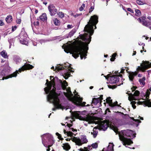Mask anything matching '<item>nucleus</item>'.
<instances>
[{"label": "nucleus", "mask_w": 151, "mask_h": 151, "mask_svg": "<svg viewBox=\"0 0 151 151\" xmlns=\"http://www.w3.org/2000/svg\"><path fill=\"white\" fill-rule=\"evenodd\" d=\"M98 17L96 15L92 16L88 24L84 27V31L85 32L84 35H79L80 38L85 42L81 41L78 45L75 46L69 44L62 47L65 51L72 54V56L75 58H78L79 55L81 59L83 58L85 59L87 56L86 53L88 49V44L91 40V36L93 34L94 30L93 26L98 23Z\"/></svg>", "instance_id": "nucleus-1"}, {"label": "nucleus", "mask_w": 151, "mask_h": 151, "mask_svg": "<svg viewBox=\"0 0 151 151\" xmlns=\"http://www.w3.org/2000/svg\"><path fill=\"white\" fill-rule=\"evenodd\" d=\"M118 134L120 140L123 142H132L131 139L136 137V134H133V132L129 129L121 131Z\"/></svg>", "instance_id": "nucleus-2"}, {"label": "nucleus", "mask_w": 151, "mask_h": 151, "mask_svg": "<svg viewBox=\"0 0 151 151\" xmlns=\"http://www.w3.org/2000/svg\"><path fill=\"white\" fill-rule=\"evenodd\" d=\"M58 96V95L55 92H51L47 96L48 99L50 102L53 104L55 107V108L52 109L53 111H55L56 109L60 108L61 106Z\"/></svg>", "instance_id": "nucleus-3"}, {"label": "nucleus", "mask_w": 151, "mask_h": 151, "mask_svg": "<svg viewBox=\"0 0 151 151\" xmlns=\"http://www.w3.org/2000/svg\"><path fill=\"white\" fill-rule=\"evenodd\" d=\"M67 92H64V95L68 98V99L72 102H76L77 101L80 102L82 100L79 95L77 94V96H73L70 88L67 89Z\"/></svg>", "instance_id": "nucleus-4"}, {"label": "nucleus", "mask_w": 151, "mask_h": 151, "mask_svg": "<svg viewBox=\"0 0 151 151\" xmlns=\"http://www.w3.org/2000/svg\"><path fill=\"white\" fill-rule=\"evenodd\" d=\"M100 128L104 131L106 130L109 126L115 132L117 131V128L113 125H111V122L107 120H104L101 122L99 124Z\"/></svg>", "instance_id": "nucleus-5"}, {"label": "nucleus", "mask_w": 151, "mask_h": 151, "mask_svg": "<svg viewBox=\"0 0 151 151\" xmlns=\"http://www.w3.org/2000/svg\"><path fill=\"white\" fill-rule=\"evenodd\" d=\"M73 116L75 118L81 120L91 122L93 120L92 116L89 115H85L84 116H80L78 113L76 112L73 114Z\"/></svg>", "instance_id": "nucleus-6"}, {"label": "nucleus", "mask_w": 151, "mask_h": 151, "mask_svg": "<svg viewBox=\"0 0 151 151\" xmlns=\"http://www.w3.org/2000/svg\"><path fill=\"white\" fill-rule=\"evenodd\" d=\"M150 93V92H147L145 96V99H147V101H144L142 102L139 101L137 102V104L138 105H140L142 104H144L145 105L148 106L149 107H151V101L150 99H149V95Z\"/></svg>", "instance_id": "nucleus-7"}, {"label": "nucleus", "mask_w": 151, "mask_h": 151, "mask_svg": "<svg viewBox=\"0 0 151 151\" xmlns=\"http://www.w3.org/2000/svg\"><path fill=\"white\" fill-rule=\"evenodd\" d=\"M42 141H48L49 142H54L52 136L49 133L44 134L41 136Z\"/></svg>", "instance_id": "nucleus-8"}, {"label": "nucleus", "mask_w": 151, "mask_h": 151, "mask_svg": "<svg viewBox=\"0 0 151 151\" xmlns=\"http://www.w3.org/2000/svg\"><path fill=\"white\" fill-rule=\"evenodd\" d=\"M48 9L51 16L54 15L58 12L57 9L52 4H50L48 6Z\"/></svg>", "instance_id": "nucleus-9"}, {"label": "nucleus", "mask_w": 151, "mask_h": 151, "mask_svg": "<svg viewBox=\"0 0 151 151\" xmlns=\"http://www.w3.org/2000/svg\"><path fill=\"white\" fill-rule=\"evenodd\" d=\"M119 81L118 76L116 75H114L109 77V83L111 84L115 83Z\"/></svg>", "instance_id": "nucleus-10"}, {"label": "nucleus", "mask_w": 151, "mask_h": 151, "mask_svg": "<svg viewBox=\"0 0 151 151\" xmlns=\"http://www.w3.org/2000/svg\"><path fill=\"white\" fill-rule=\"evenodd\" d=\"M46 84L47 85V86H49V85L50 86L49 88H45L44 91H45L46 93L47 94L49 93V94L51 92H55V91L54 90V91L50 90L51 89V87L52 86V84L51 83H50L49 82V81L47 79L46 80Z\"/></svg>", "instance_id": "nucleus-11"}, {"label": "nucleus", "mask_w": 151, "mask_h": 151, "mask_svg": "<svg viewBox=\"0 0 151 151\" xmlns=\"http://www.w3.org/2000/svg\"><path fill=\"white\" fill-rule=\"evenodd\" d=\"M33 68V66L32 65L25 63L21 68L19 69V71L21 72L22 71H24L25 70L32 69Z\"/></svg>", "instance_id": "nucleus-12"}, {"label": "nucleus", "mask_w": 151, "mask_h": 151, "mask_svg": "<svg viewBox=\"0 0 151 151\" xmlns=\"http://www.w3.org/2000/svg\"><path fill=\"white\" fill-rule=\"evenodd\" d=\"M103 99V95H101L100 96V97L96 98H94L93 99L92 102L91 104H92V105L93 106V104H94V105H96L97 104L99 103L100 102H101V101Z\"/></svg>", "instance_id": "nucleus-13"}, {"label": "nucleus", "mask_w": 151, "mask_h": 151, "mask_svg": "<svg viewBox=\"0 0 151 151\" xmlns=\"http://www.w3.org/2000/svg\"><path fill=\"white\" fill-rule=\"evenodd\" d=\"M145 18L144 17H141L139 18L138 20L140 22L142 23L143 25L147 27H149V24L145 21Z\"/></svg>", "instance_id": "nucleus-14"}, {"label": "nucleus", "mask_w": 151, "mask_h": 151, "mask_svg": "<svg viewBox=\"0 0 151 151\" xmlns=\"http://www.w3.org/2000/svg\"><path fill=\"white\" fill-rule=\"evenodd\" d=\"M18 73V71H16L15 72L13 73L12 74L3 77L2 80H4V79H7L9 78H12V77H15L17 76Z\"/></svg>", "instance_id": "nucleus-15"}, {"label": "nucleus", "mask_w": 151, "mask_h": 151, "mask_svg": "<svg viewBox=\"0 0 151 151\" xmlns=\"http://www.w3.org/2000/svg\"><path fill=\"white\" fill-rule=\"evenodd\" d=\"M114 145L112 142H110L108 146L105 148V151H114Z\"/></svg>", "instance_id": "nucleus-16"}, {"label": "nucleus", "mask_w": 151, "mask_h": 151, "mask_svg": "<svg viewBox=\"0 0 151 151\" xmlns=\"http://www.w3.org/2000/svg\"><path fill=\"white\" fill-rule=\"evenodd\" d=\"M60 83L61 86V87L63 90H65L66 89V86H68V83L65 80H64L63 82L60 81Z\"/></svg>", "instance_id": "nucleus-17"}, {"label": "nucleus", "mask_w": 151, "mask_h": 151, "mask_svg": "<svg viewBox=\"0 0 151 151\" xmlns=\"http://www.w3.org/2000/svg\"><path fill=\"white\" fill-rule=\"evenodd\" d=\"M92 149L91 145H88V147H84L83 149L80 148L79 150L80 151H89Z\"/></svg>", "instance_id": "nucleus-18"}, {"label": "nucleus", "mask_w": 151, "mask_h": 151, "mask_svg": "<svg viewBox=\"0 0 151 151\" xmlns=\"http://www.w3.org/2000/svg\"><path fill=\"white\" fill-rule=\"evenodd\" d=\"M111 97H109L106 98V102L107 103H109V105L111 107H114L115 106V104L114 103H113L112 100V99H111Z\"/></svg>", "instance_id": "nucleus-19"}, {"label": "nucleus", "mask_w": 151, "mask_h": 151, "mask_svg": "<svg viewBox=\"0 0 151 151\" xmlns=\"http://www.w3.org/2000/svg\"><path fill=\"white\" fill-rule=\"evenodd\" d=\"M63 149L66 151H68L70 149V146L68 143H65L63 144Z\"/></svg>", "instance_id": "nucleus-20"}, {"label": "nucleus", "mask_w": 151, "mask_h": 151, "mask_svg": "<svg viewBox=\"0 0 151 151\" xmlns=\"http://www.w3.org/2000/svg\"><path fill=\"white\" fill-rule=\"evenodd\" d=\"M151 67V63H150L149 62L146 61L145 63L144 64L143 66V68L145 69H146L148 68Z\"/></svg>", "instance_id": "nucleus-21"}, {"label": "nucleus", "mask_w": 151, "mask_h": 151, "mask_svg": "<svg viewBox=\"0 0 151 151\" xmlns=\"http://www.w3.org/2000/svg\"><path fill=\"white\" fill-rule=\"evenodd\" d=\"M14 60L17 64L19 63L21 61L20 57L17 55H15L14 56Z\"/></svg>", "instance_id": "nucleus-22"}, {"label": "nucleus", "mask_w": 151, "mask_h": 151, "mask_svg": "<svg viewBox=\"0 0 151 151\" xmlns=\"http://www.w3.org/2000/svg\"><path fill=\"white\" fill-rule=\"evenodd\" d=\"M97 130V129L94 127L93 128V132H91V134L93 135L94 138H95L96 137L98 131H96Z\"/></svg>", "instance_id": "nucleus-23"}, {"label": "nucleus", "mask_w": 151, "mask_h": 151, "mask_svg": "<svg viewBox=\"0 0 151 151\" xmlns=\"http://www.w3.org/2000/svg\"><path fill=\"white\" fill-rule=\"evenodd\" d=\"M12 20V17L11 16H8L6 19V21L7 23H10Z\"/></svg>", "instance_id": "nucleus-24"}, {"label": "nucleus", "mask_w": 151, "mask_h": 151, "mask_svg": "<svg viewBox=\"0 0 151 151\" xmlns=\"http://www.w3.org/2000/svg\"><path fill=\"white\" fill-rule=\"evenodd\" d=\"M81 99H82V100H81V101H80V102H78V101L76 102H73L74 104H76L78 105L79 104H80L82 106H85V104H86V102H82V101H83V98H82L80 97Z\"/></svg>", "instance_id": "nucleus-25"}, {"label": "nucleus", "mask_w": 151, "mask_h": 151, "mask_svg": "<svg viewBox=\"0 0 151 151\" xmlns=\"http://www.w3.org/2000/svg\"><path fill=\"white\" fill-rule=\"evenodd\" d=\"M40 19L43 21L46 20L47 19L46 14L45 13L43 14L41 16H40Z\"/></svg>", "instance_id": "nucleus-26"}, {"label": "nucleus", "mask_w": 151, "mask_h": 151, "mask_svg": "<svg viewBox=\"0 0 151 151\" xmlns=\"http://www.w3.org/2000/svg\"><path fill=\"white\" fill-rule=\"evenodd\" d=\"M0 54L4 58H7L8 57L7 54L5 50H4L1 52Z\"/></svg>", "instance_id": "nucleus-27"}, {"label": "nucleus", "mask_w": 151, "mask_h": 151, "mask_svg": "<svg viewBox=\"0 0 151 151\" xmlns=\"http://www.w3.org/2000/svg\"><path fill=\"white\" fill-rule=\"evenodd\" d=\"M64 74L65 75L64 76V77L65 79H67L68 77L70 76V72L67 71V70H66V73Z\"/></svg>", "instance_id": "nucleus-28"}, {"label": "nucleus", "mask_w": 151, "mask_h": 151, "mask_svg": "<svg viewBox=\"0 0 151 151\" xmlns=\"http://www.w3.org/2000/svg\"><path fill=\"white\" fill-rule=\"evenodd\" d=\"M75 30H72L68 34V35L67 37V38L70 37L73 35L74 33L75 32Z\"/></svg>", "instance_id": "nucleus-29"}, {"label": "nucleus", "mask_w": 151, "mask_h": 151, "mask_svg": "<svg viewBox=\"0 0 151 151\" xmlns=\"http://www.w3.org/2000/svg\"><path fill=\"white\" fill-rule=\"evenodd\" d=\"M135 15L137 17H139L141 15V12L139 9H136L135 10Z\"/></svg>", "instance_id": "nucleus-30"}, {"label": "nucleus", "mask_w": 151, "mask_h": 151, "mask_svg": "<svg viewBox=\"0 0 151 151\" xmlns=\"http://www.w3.org/2000/svg\"><path fill=\"white\" fill-rule=\"evenodd\" d=\"M136 75V74H134L133 73L130 74L129 76V80L131 81H132L134 78V76Z\"/></svg>", "instance_id": "nucleus-31"}, {"label": "nucleus", "mask_w": 151, "mask_h": 151, "mask_svg": "<svg viewBox=\"0 0 151 151\" xmlns=\"http://www.w3.org/2000/svg\"><path fill=\"white\" fill-rule=\"evenodd\" d=\"M137 3L139 5H142L145 4V1H142L140 0H137Z\"/></svg>", "instance_id": "nucleus-32"}, {"label": "nucleus", "mask_w": 151, "mask_h": 151, "mask_svg": "<svg viewBox=\"0 0 151 151\" xmlns=\"http://www.w3.org/2000/svg\"><path fill=\"white\" fill-rule=\"evenodd\" d=\"M145 77H143L142 79H139V82L140 83H142V85H145Z\"/></svg>", "instance_id": "nucleus-33"}, {"label": "nucleus", "mask_w": 151, "mask_h": 151, "mask_svg": "<svg viewBox=\"0 0 151 151\" xmlns=\"http://www.w3.org/2000/svg\"><path fill=\"white\" fill-rule=\"evenodd\" d=\"M64 133H67V134L68 136H70V137H71L73 136V133L70 132H66V131L64 130Z\"/></svg>", "instance_id": "nucleus-34"}, {"label": "nucleus", "mask_w": 151, "mask_h": 151, "mask_svg": "<svg viewBox=\"0 0 151 151\" xmlns=\"http://www.w3.org/2000/svg\"><path fill=\"white\" fill-rule=\"evenodd\" d=\"M133 142H122L123 145L125 146L126 147H127L126 145H130L132 144L133 143Z\"/></svg>", "instance_id": "nucleus-35"}, {"label": "nucleus", "mask_w": 151, "mask_h": 151, "mask_svg": "<svg viewBox=\"0 0 151 151\" xmlns=\"http://www.w3.org/2000/svg\"><path fill=\"white\" fill-rule=\"evenodd\" d=\"M120 84H119L118 85H108V87L110 88H112V89H114L116 88L117 86H119Z\"/></svg>", "instance_id": "nucleus-36"}, {"label": "nucleus", "mask_w": 151, "mask_h": 151, "mask_svg": "<svg viewBox=\"0 0 151 151\" xmlns=\"http://www.w3.org/2000/svg\"><path fill=\"white\" fill-rule=\"evenodd\" d=\"M54 24L56 25H58L60 24V21L57 19H55L54 20Z\"/></svg>", "instance_id": "nucleus-37"}, {"label": "nucleus", "mask_w": 151, "mask_h": 151, "mask_svg": "<svg viewBox=\"0 0 151 151\" xmlns=\"http://www.w3.org/2000/svg\"><path fill=\"white\" fill-rule=\"evenodd\" d=\"M56 135L58 136V138L60 140H63V138L61 137V135L58 132L56 133Z\"/></svg>", "instance_id": "nucleus-38"}, {"label": "nucleus", "mask_w": 151, "mask_h": 151, "mask_svg": "<svg viewBox=\"0 0 151 151\" xmlns=\"http://www.w3.org/2000/svg\"><path fill=\"white\" fill-rule=\"evenodd\" d=\"M136 103V102L135 101H132L131 102V104H132V106L134 109L136 108V106L135 105Z\"/></svg>", "instance_id": "nucleus-39"}, {"label": "nucleus", "mask_w": 151, "mask_h": 151, "mask_svg": "<svg viewBox=\"0 0 151 151\" xmlns=\"http://www.w3.org/2000/svg\"><path fill=\"white\" fill-rule=\"evenodd\" d=\"M58 14L60 17L62 18L64 16V13L62 12H59L58 13Z\"/></svg>", "instance_id": "nucleus-40"}, {"label": "nucleus", "mask_w": 151, "mask_h": 151, "mask_svg": "<svg viewBox=\"0 0 151 151\" xmlns=\"http://www.w3.org/2000/svg\"><path fill=\"white\" fill-rule=\"evenodd\" d=\"M81 140L82 142H87V140L86 136H82L81 137Z\"/></svg>", "instance_id": "nucleus-41"}, {"label": "nucleus", "mask_w": 151, "mask_h": 151, "mask_svg": "<svg viewBox=\"0 0 151 151\" xmlns=\"http://www.w3.org/2000/svg\"><path fill=\"white\" fill-rule=\"evenodd\" d=\"M92 148H96L98 147V144L96 142H95L94 143H93L91 145Z\"/></svg>", "instance_id": "nucleus-42"}, {"label": "nucleus", "mask_w": 151, "mask_h": 151, "mask_svg": "<svg viewBox=\"0 0 151 151\" xmlns=\"http://www.w3.org/2000/svg\"><path fill=\"white\" fill-rule=\"evenodd\" d=\"M139 93L140 92L139 91L136 90L135 91L134 94H133V95H134V96H139Z\"/></svg>", "instance_id": "nucleus-43"}, {"label": "nucleus", "mask_w": 151, "mask_h": 151, "mask_svg": "<svg viewBox=\"0 0 151 151\" xmlns=\"http://www.w3.org/2000/svg\"><path fill=\"white\" fill-rule=\"evenodd\" d=\"M76 145L79 146H81L83 144L86 143L87 142H75Z\"/></svg>", "instance_id": "nucleus-44"}, {"label": "nucleus", "mask_w": 151, "mask_h": 151, "mask_svg": "<svg viewBox=\"0 0 151 151\" xmlns=\"http://www.w3.org/2000/svg\"><path fill=\"white\" fill-rule=\"evenodd\" d=\"M55 69H57L58 70H60L65 69V68H64V67L58 66L56 67Z\"/></svg>", "instance_id": "nucleus-45"}, {"label": "nucleus", "mask_w": 151, "mask_h": 151, "mask_svg": "<svg viewBox=\"0 0 151 151\" xmlns=\"http://www.w3.org/2000/svg\"><path fill=\"white\" fill-rule=\"evenodd\" d=\"M43 143V145H44V146L45 147H51L52 145H52H47V144H46L45 143H46V142H42Z\"/></svg>", "instance_id": "nucleus-46"}, {"label": "nucleus", "mask_w": 151, "mask_h": 151, "mask_svg": "<svg viewBox=\"0 0 151 151\" xmlns=\"http://www.w3.org/2000/svg\"><path fill=\"white\" fill-rule=\"evenodd\" d=\"M85 7V4H83L79 9L81 11H82L83 9V8Z\"/></svg>", "instance_id": "nucleus-47"}, {"label": "nucleus", "mask_w": 151, "mask_h": 151, "mask_svg": "<svg viewBox=\"0 0 151 151\" xmlns=\"http://www.w3.org/2000/svg\"><path fill=\"white\" fill-rule=\"evenodd\" d=\"M94 9V7L93 6H91L89 9V12L91 13V12Z\"/></svg>", "instance_id": "nucleus-48"}, {"label": "nucleus", "mask_w": 151, "mask_h": 151, "mask_svg": "<svg viewBox=\"0 0 151 151\" xmlns=\"http://www.w3.org/2000/svg\"><path fill=\"white\" fill-rule=\"evenodd\" d=\"M127 9L128 11L131 12L132 13H134L132 9L130 8H127Z\"/></svg>", "instance_id": "nucleus-49"}, {"label": "nucleus", "mask_w": 151, "mask_h": 151, "mask_svg": "<svg viewBox=\"0 0 151 151\" xmlns=\"http://www.w3.org/2000/svg\"><path fill=\"white\" fill-rule=\"evenodd\" d=\"M17 26H15L14 27H12V32L14 31L15 30L17 29Z\"/></svg>", "instance_id": "nucleus-50"}, {"label": "nucleus", "mask_w": 151, "mask_h": 151, "mask_svg": "<svg viewBox=\"0 0 151 151\" xmlns=\"http://www.w3.org/2000/svg\"><path fill=\"white\" fill-rule=\"evenodd\" d=\"M132 119L134 121L137 122L138 124L139 123H140L141 122V121L139 119L136 120L134 119L133 118H132Z\"/></svg>", "instance_id": "nucleus-51"}, {"label": "nucleus", "mask_w": 151, "mask_h": 151, "mask_svg": "<svg viewBox=\"0 0 151 151\" xmlns=\"http://www.w3.org/2000/svg\"><path fill=\"white\" fill-rule=\"evenodd\" d=\"M34 25H38L39 24V22L38 21L36 22H34L33 23Z\"/></svg>", "instance_id": "nucleus-52"}, {"label": "nucleus", "mask_w": 151, "mask_h": 151, "mask_svg": "<svg viewBox=\"0 0 151 151\" xmlns=\"http://www.w3.org/2000/svg\"><path fill=\"white\" fill-rule=\"evenodd\" d=\"M131 95H132V100H136V98H135L134 97V95H133V94H131Z\"/></svg>", "instance_id": "nucleus-53"}, {"label": "nucleus", "mask_w": 151, "mask_h": 151, "mask_svg": "<svg viewBox=\"0 0 151 151\" xmlns=\"http://www.w3.org/2000/svg\"><path fill=\"white\" fill-rule=\"evenodd\" d=\"M4 24V23L2 20H0V26H3Z\"/></svg>", "instance_id": "nucleus-54"}, {"label": "nucleus", "mask_w": 151, "mask_h": 151, "mask_svg": "<svg viewBox=\"0 0 151 151\" xmlns=\"http://www.w3.org/2000/svg\"><path fill=\"white\" fill-rule=\"evenodd\" d=\"M73 26L72 25H70V24H68L67 25V27L68 28H71L73 27Z\"/></svg>", "instance_id": "nucleus-55"}, {"label": "nucleus", "mask_w": 151, "mask_h": 151, "mask_svg": "<svg viewBox=\"0 0 151 151\" xmlns=\"http://www.w3.org/2000/svg\"><path fill=\"white\" fill-rule=\"evenodd\" d=\"M115 59V57H112V58H111L110 60L111 61H114Z\"/></svg>", "instance_id": "nucleus-56"}, {"label": "nucleus", "mask_w": 151, "mask_h": 151, "mask_svg": "<svg viewBox=\"0 0 151 151\" xmlns=\"http://www.w3.org/2000/svg\"><path fill=\"white\" fill-rule=\"evenodd\" d=\"M67 126L69 128H70L72 126V125L68 123Z\"/></svg>", "instance_id": "nucleus-57"}, {"label": "nucleus", "mask_w": 151, "mask_h": 151, "mask_svg": "<svg viewBox=\"0 0 151 151\" xmlns=\"http://www.w3.org/2000/svg\"><path fill=\"white\" fill-rule=\"evenodd\" d=\"M24 39H23V41L22 40H20L19 41H20V43H21L22 44H24V43L23 42V41H24Z\"/></svg>", "instance_id": "nucleus-58"}, {"label": "nucleus", "mask_w": 151, "mask_h": 151, "mask_svg": "<svg viewBox=\"0 0 151 151\" xmlns=\"http://www.w3.org/2000/svg\"><path fill=\"white\" fill-rule=\"evenodd\" d=\"M133 92L136 89V88L135 87H133V88H131Z\"/></svg>", "instance_id": "nucleus-59"}, {"label": "nucleus", "mask_w": 151, "mask_h": 151, "mask_svg": "<svg viewBox=\"0 0 151 151\" xmlns=\"http://www.w3.org/2000/svg\"><path fill=\"white\" fill-rule=\"evenodd\" d=\"M114 103V104L115 105V106H116H116H119L118 104V102H117V101H116L115 103Z\"/></svg>", "instance_id": "nucleus-60"}, {"label": "nucleus", "mask_w": 151, "mask_h": 151, "mask_svg": "<svg viewBox=\"0 0 151 151\" xmlns=\"http://www.w3.org/2000/svg\"><path fill=\"white\" fill-rule=\"evenodd\" d=\"M136 51H134L133 53V54L132 55H136Z\"/></svg>", "instance_id": "nucleus-61"}, {"label": "nucleus", "mask_w": 151, "mask_h": 151, "mask_svg": "<svg viewBox=\"0 0 151 151\" xmlns=\"http://www.w3.org/2000/svg\"><path fill=\"white\" fill-rule=\"evenodd\" d=\"M125 117H129V116L127 114H126L125 115H124V116Z\"/></svg>", "instance_id": "nucleus-62"}, {"label": "nucleus", "mask_w": 151, "mask_h": 151, "mask_svg": "<svg viewBox=\"0 0 151 151\" xmlns=\"http://www.w3.org/2000/svg\"><path fill=\"white\" fill-rule=\"evenodd\" d=\"M116 53L113 54V55H112V57H115V56H116Z\"/></svg>", "instance_id": "nucleus-63"}, {"label": "nucleus", "mask_w": 151, "mask_h": 151, "mask_svg": "<svg viewBox=\"0 0 151 151\" xmlns=\"http://www.w3.org/2000/svg\"><path fill=\"white\" fill-rule=\"evenodd\" d=\"M147 19L151 21V17L149 16V17H148Z\"/></svg>", "instance_id": "nucleus-64"}]
</instances>
